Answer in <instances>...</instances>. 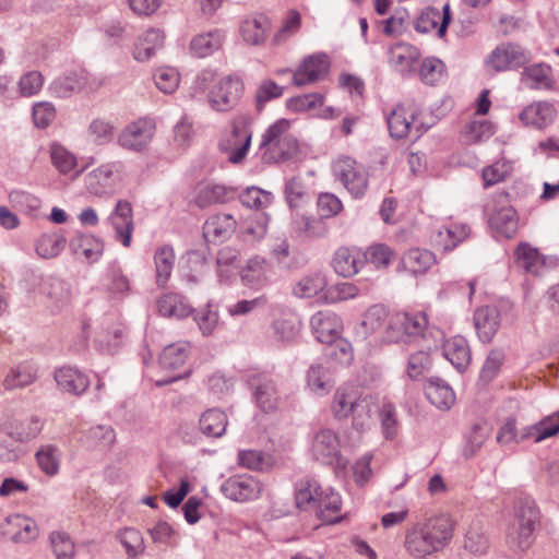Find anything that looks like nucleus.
Instances as JSON below:
<instances>
[{"mask_svg": "<svg viewBox=\"0 0 559 559\" xmlns=\"http://www.w3.org/2000/svg\"><path fill=\"white\" fill-rule=\"evenodd\" d=\"M70 249L75 255L94 263L103 255L104 242L91 234H78L71 238Z\"/></svg>", "mask_w": 559, "mask_h": 559, "instance_id": "cd10ccee", "label": "nucleus"}, {"mask_svg": "<svg viewBox=\"0 0 559 559\" xmlns=\"http://www.w3.org/2000/svg\"><path fill=\"white\" fill-rule=\"evenodd\" d=\"M261 483L251 475H234L221 485V492L229 500L247 502L258 499L261 495Z\"/></svg>", "mask_w": 559, "mask_h": 559, "instance_id": "1a4fd4ad", "label": "nucleus"}, {"mask_svg": "<svg viewBox=\"0 0 559 559\" xmlns=\"http://www.w3.org/2000/svg\"><path fill=\"white\" fill-rule=\"evenodd\" d=\"M236 228V221L229 214H219L206 219L203 236L207 241L221 242L228 239Z\"/></svg>", "mask_w": 559, "mask_h": 559, "instance_id": "c756f323", "label": "nucleus"}, {"mask_svg": "<svg viewBox=\"0 0 559 559\" xmlns=\"http://www.w3.org/2000/svg\"><path fill=\"white\" fill-rule=\"evenodd\" d=\"M365 264L364 253L356 248L341 247L332 259V267L343 277L356 275Z\"/></svg>", "mask_w": 559, "mask_h": 559, "instance_id": "5701e85b", "label": "nucleus"}, {"mask_svg": "<svg viewBox=\"0 0 559 559\" xmlns=\"http://www.w3.org/2000/svg\"><path fill=\"white\" fill-rule=\"evenodd\" d=\"M335 177L356 199L365 195L368 188V176L362 166L350 157H341L333 165Z\"/></svg>", "mask_w": 559, "mask_h": 559, "instance_id": "0eeeda50", "label": "nucleus"}, {"mask_svg": "<svg viewBox=\"0 0 559 559\" xmlns=\"http://www.w3.org/2000/svg\"><path fill=\"white\" fill-rule=\"evenodd\" d=\"M175 251L169 245H164L156 249L154 253L155 264V282L158 287H165L169 281L174 265H175Z\"/></svg>", "mask_w": 559, "mask_h": 559, "instance_id": "e433bc0d", "label": "nucleus"}, {"mask_svg": "<svg viewBox=\"0 0 559 559\" xmlns=\"http://www.w3.org/2000/svg\"><path fill=\"white\" fill-rule=\"evenodd\" d=\"M310 325L316 338L322 344H331L337 337L342 329L340 317L329 310L318 311L310 319Z\"/></svg>", "mask_w": 559, "mask_h": 559, "instance_id": "dca6fc26", "label": "nucleus"}, {"mask_svg": "<svg viewBox=\"0 0 559 559\" xmlns=\"http://www.w3.org/2000/svg\"><path fill=\"white\" fill-rule=\"evenodd\" d=\"M311 454L322 464H338L341 459L338 436L331 429L318 431L312 439Z\"/></svg>", "mask_w": 559, "mask_h": 559, "instance_id": "f8f14e48", "label": "nucleus"}, {"mask_svg": "<svg viewBox=\"0 0 559 559\" xmlns=\"http://www.w3.org/2000/svg\"><path fill=\"white\" fill-rule=\"evenodd\" d=\"M490 224L497 233L511 238L518 230L519 217L512 207H504L491 216Z\"/></svg>", "mask_w": 559, "mask_h": 559, "instance_id": "49530a36", "label": "nucleus"}, {"mask_svg": "<svg viewBox=\"0 0 559 559\" xmlns=\"http://www.w3.org/2000/svg\"><path fill=\"white\" fill-rule=\"evenodd\" d=\"M307 382L310 390L319 395L329 393L333 386L329 369L320 364L310 366Z\"/></svg>", "mask_w": 559, "mask_h": 559, "instance_id": "09e8293b", "label": "nucleus"}, {"mask_svg": "<svg viewBox=\"0 0 559 559\" xmlns=\"http://www.w3.org/2000/svg\"><path fill=\"white\" fill-rule=\"evenodd\" d=\"M532 53L516 43H501L488 56L487 63L496 72L523 68L532 60Z\"/></svg>", "mask_w": 559, "mask_h": 559, "instance_id": "39448f33", "label": "nucleus"}, {"mask_svg": "<svg viewBox=\"0 0 559 559\" xmlns=\"http://www.w3.org/2000/svg\"><path fill=\"white\" fill-rule=\"evenodd\" d=\"M503 361V350L498 348L491 349L480 370V379L485 382L491 381L498 374Z\"/></svg>", "mask_w": 559, "mask_h": 559, "instance_id": "0e129e2a", "label": "nucleus"}, {"mask_svg": "<svg viewBox=\"0 0 559 559\" xmlns=\"http://www.w3.org/2000/svg\"><path fill=\"white\" fill-rule=\"evenodd\" d=\"M454 523L447 514H438L414 523L405 532L404 549L414 559H426L443 550L451 542Z\"/></svg>", "mask_w": 559, "mask_h": 559, "instance_id": "f257e3e1", "label": "nucleus"}, {"mask_svg": "<svg viewBox=\"0 0 559 559\" xmlns=\"http://www.w3.org/2000/svg\"><path fill=\"white\" fill-rule=\"evenodd\" d=\"M55 380L58 388L69 394L79 396L90 386L86 374L78 368L64 366L55 371Z\"/></svg>", "mask_w": 559, "mask_h": 559, "instance_id": "393cba45", "label": "nucleus"}, {"mask_svg": "<svg viewBox=\"0 0 559 559\" xmlns=\"http://www.w3.org/2000/svg\"><path fill=\"white\" fill-rule=\"evenodd\" d=\"M419 114L414 100L396 105L386 117L390 135L394 139L406 138L415 129Z\"/></svg>", "mask_w": 559, "mask_h": 559, "instance_id": "9d476101", "label": "nucleus"}, {"mask_svg": "<svg viewBox=\"0 0 559 559\" xmlns=\"http://www.w3.org/2000/svg\"><path fill=\"white\" fill-rule=\"evenodd\" d=\"M474 326L483 343H490L500 328V311L495 306L479 307L474 312Z\"/></svg>", "mask_w": 559, "mask_h": 559, "instance_id": "6ab92c4d", "label": "nucleus"}, {"mask_svg": "<svg viewBox=\"0 0 559 559\" xmlns=\"http://www.w3.org/2000/svg\"><path fill=\"white\" fill-rule=\"evenodd\" d=\"M521 81L533 90H551L554 84L551 67L544 62L524 66Z\"/></svg>", "mask_w": 559, "mask_h": 559, "instance_id": "c9c22d12", "label": "nucleus"}, {"mask_svg": "<svg viewBox=\"0 0 559 559\" xmlns=\"http://www.w3.org/2000/svg\"><path fill=\"white\" fill-rule=\"evenodd\" d=\"M295 502L300 510H314L318 519L325 524H335L342 520L340 493L332 487H322L316 479L306 478L297 483Z\"/></svg>", "mask_w": 559, "mask_h": 559, "instance_id": "f03ea898", "label": "nucleus"}, {"mask_svg": "<svg viewBox=\"0 0 559 559\" xmlns=\"http://www.w3.org/2000/svg\"><path fill=\"white\" fill-rule=\"evenodd\" d=\"M242 205L249 209H263L272 202V194L257 187H249L239 195Z\"/></svg>", "mask_w": 559, "mask_h": 559, "instance_id": "3c124183", "label": "nucleus"}, {"mask_svg": "<svg viewBox=\"0 0 559 559\" xmlns=\"http://www.w3.org/2000/svg\"><path fill=\"white\" fill-rule=\"evenodd\" d=\"M283 92L284 87L277 85L274 81L263 80L255 92L258 109L261 110L267 102L281 97Z\"/></svg>", "mask_w": 559, "mask_h": 559, "instance_id": "338daca9", "label": "nucleus"}, {"mask_svg": "<svg viewBox=\"0 0 559 559\" xmlns=\"http://www.w3.org/2000/svg\"><path fill=\"white\" fill-rule=\"evenodd\" d=\"M120 162H112L100 165L91 171L85 179L86 189L94 195H103L112 187L114 175L122 170Z\"/></svg>", "mask_w": 559, "mask_h": 559, "instance_id": "412c9836", "label": "nucleus"}, {"mask_svg": "<svg viewBox=\"0 0 559 559\" xmlns=\"http://www.w3.org/2000/svg\"><path fill=\"white\" fill-rule=\"evenodd\" d=\"M488 435L485 431L483 424H475L467 437L466 444L463 449V455L465 459H471L480 450L484 445Z\"/></svg>", "mask_w": 559, "mask_h": 559, "instance_id": "e2e57ef3", "label": "nucleus"}, {"mask_svg": "<svg viewBox=\"0 0 559 559\" xmlns=\"http://www.w3.org/2000/svg\"><path fill=\"white\" fill-rule=\"evenodd\" d=\"M258 406L264 412L276 408L278 395L274 381L264 374H253L248 380Z\"/></svg>", "mask_w": 559, "mask_h": 559, "instance_id": "aec40b11", "label": "nucleus"}, {"mask_svg": "<svg viewBox=\"0 0 559 559\" xmlns=\"http://www.w3.org/2000/svg\"><path fill=\"white\" fill-rule=\"evenodd\" d=\"M39 468L48 476H55L59 472L60 451L56 445H41L36 452Z\"/></svg>", "mask_w": 559, "mask_h": 559, "instance_id": "de8ad7c7", "label": "nucleus"}, {"mask_svg": "<svg viewBox=\"0 0 559 559\" xmlns=\"http://www.w3.org/2000/svg\"><path fill=\"white\" fill-rule=\"evenodd\" d=\"M432 361L428 350H417L408 358L407 374L411 379H418L428 372L431 368Z\"/></svg>", "mask_w": 559, "mask_h": 559, "instance_id": "5fc2aeb1", "label": "nucleus"}, {"mask_svg": "<svg viewBox=\"0 0 559 559\" xmlns=\"http://www.w3.org/2000/svg\"><path fill=\"white\" fill-rule=\"evenodd\" d=\"M323 286L324 282L320 275H308L295 284L293 293L299 298H311L316 296Z\"/></svg>", "mask_w": 559, "mask_h": 559, "instance_id": "6e6d98bb", "label": "nucleus"}, {"mask_svg": "<svg viewBox=\"0 0 559 559\" xmlns=\"http://www.w3.org/2000/svg\"><path fill=\"white\" fill-rule=\"evenodd\" d=\"M189 344L178 342L166 346L159 355V365L164 370H178L188 358Z\"/></svg>", "mask_w": 559, "mask_h": 559, "instance_id": "37998d69", "label": "nucleus"}, {"mask_svg": "<svg viewBox=\"0 0 559 559\" xmlns=\"http://www.w3.org/2000/svg\"><path fill=\"white\" fill-rule=\"evenodd\" d=\"M428 318L425 312H396L390 316L380 342L382 344H418L426 337Z\"/></svg>", "mask_w": 559, "mask_h": 559, "instance_id": "7ed1b4c3", "label": "nucleus"}, {"mask_svg": "<svg viewBox=\"0 0 559 559\" xmlns=\"http://www.w3.org/2000/svg\"><path fill=\"white\" fill-rule=\"evenodd\" d=\"M272 331L276 341L290 343L300 331V322L294 314L280 317L273 321Z\"/></svg>", "mask_w": 559, "mask_h": 559, "instance_id": "a18cd8bd", "label": "nucleus"}, {"mask_svg": "<svg viewBox=\"0 0 559 559\" xmlns=\"http://www.w3.org/2000/svg\"><path fill=\"white\" fill-rule=\"evenodd\" d=\"M471 228L466 224L451 223L438 231L436 241L443 250L454 249L460 242L467 238Z\"/></svg>", "mask_w": 559, "mask_h": 559, "instance_id": "a19ab883", "label": "nucleus"}, {"mask_svg": "<svg viewBox=\"0 0 559 559\" xmlns=\"http://www.w3.org/2000/svg\"><path fill=\"white\" fill-rule=\"evenodd\" d=\"M237 197L236 189L217 183H210L201 188L197 194L195 203L199 207L213 204L227 203Z\"/></svg>", "mask_w": 559, "mask_h": 559, "instance_id": "473e14b6", "label": "nucleus"}, {"mask_svg": "<svg viewBox=\"0 0 559 559\" xmlns=\"http://www.w3.org/2000/svg\"><path fill=\"white\" fill-rule=\"evenodd\" d=\"M158 313L163 317L183 319L193 312L187 298L177 293H168L157 300Z\"/></svg>", "mask_w": 559, "mask_h": 559, "instance_id": "f704fd0d", "label": "nucleus"}, {"mask_svg": "<svg viewBox=\"0 0 559 559\" xmlns=\"http://www.w3.org/2000/svg\"><path fill=\"white\" fill-rule=\"evenodd\" d=\"M271 20L263 13H251L241 21L239 33L242 40L250 46H262L270 34Z\"/></svg>", "mask_w": 559, "mask_h": 559, "instance_id": "ddd939ff", "label": "nucleus"}, {"mask_svg": "<svg viewBox=\"0 0 559 559\" xmlns=\"http://www.w3.org/2000/svg\"><path fill=\"white\" fill-rule=\"evenodd\" d=\"M556 116L557 110L551 103L538 100L524 107L519 115V119L526 127L542 130L550 126Z\"/></svg>", "mask_w": 559, "mask_h": 559, "instance_id": "f3484780", "label": "nucleus"}, {"mask_svg": "<svg viewBox=\"0 0 559 559\" xmlns=\"http://www.w3.org/2000/svg\"><path fill=\"white\" fill-rule=\"evenodd\" d=\"M66 243L61 231L45 233L36 241V252L40 258L51 259L60 254Z\"/></svg>", "mask_w": 559, "mask_h": 559, "instance_id": "c03bdc74", "label": "nucleus"}, {"mask_svg": "<svg viewBox=\"0 0 559 559\" xmlns=\"http://www.w3.org/2000/svg\"><path fill=\"white\" fill-rule=\"evenodd\" d=\"M364 259L365 262L369 261L377 267H386L394 259V252L389 246L378 243L368 248L367 252L364 253Z\"/></svg>", "mask_w": 559, "mask_h": 559, "instance_id": "bf43d9fd", "label": "nucleus"}, {"mask_svg": "<svg viewBox=\"0 0 559 559\" xmlns=\"http://www.w3.org/2000/svg\"><path fill=\"white\" fill-rule=\"evenodd\" d=\"M225 32L218 28L195 35L190 41V50L198 58L213 55L223 47Z\"/></svg>", "mask_w": 559, "mask_h": 559, "instance_id": "bb28decb", "label": "nucleus"}, {"mask_svg": "<svg viewBox=\"0 0 559 559\" xmlns=\"http://www.w3.org/2000/svg\"><path fill=\"white\" fill-rule=\"evenodd\" d=\"M270 265L263 257L255 255L247 261L240 276L245 285L259 289L269 282Z\"/></svg>", "mask_w": 559, "mask_h": 559, "instance_id": "7c9ffc66", "label": "nucleus"}, {"mask_svg": "<svg viewBox=\"0 0 559 559\" xmlns=\"http://www.w3.org/2000/svg\"><path fill=\"white\" fill-rule=\"evenodd\" d=\"M85 85V78L75 72L71 71L62 76L55 79L48 90L49 93L58 98H67L72 94L80 92Z\"/></svg>", "mask_w": 559, "mask_h": 559, "instance_id": "4c0bfd02", "label": "nucleus"}, {"mask_svg": "<svg viewBox=\"0 0 559 559\" xmlns=\"http://www.w3.org/2000/svg\"><path fill=\"white\" fill-rule=\"evenodd\" d=\"M155 132V126L148 120H138L128 124L119 134L118 143L121 147L141 152L146 148L152 141Z\"/></svg>", "mask_w": 559, "mask_h": 559, "instance_id": "9b49d317", "label": "nucleus"}, {"mask_svg": "<svg viewBox=\"0 0 559 559\" xmlns=\"http://www.w3.org/2000/svg\"><path fill=\"white\" fill-rule=\"evenodd\" d=\"M516 521L519 526H526L536 528L539 524V510L535 501L531 499H523L520 501Z\"/></svg>", "mask_w": 559, "mask_h": 559, "instance_id": "864d4df0", "label": "nucleus"}, {"mask_svg": "<svg viewBox=\"0 0 559 559\" xmlns=\"http://www.w3.org/2000/svg\"><path fill=\"white\" fill-rule=\"evenodd\" d=\"M260 147L275 163L286 162L298 152V141L290 133V122L278 119L271 124L262 135Z\"/></svg>", "mask_w": 559, "mask_h": 559, "instance_id": "20e7f679", "label": "nucleus"}, {"mask_svg": "<svg viewBox=\"0 0 559 559\" xmlns=\"http://www.w3.org/2000/svg\"><path fill=\"white\" fill-rule=\"evenodd\" d=\"M238 463L252 471H265L271 466V459L257 450H243L238 453Z\"/></svg>", "mask_w": 559, "mask_h": 559, "instance_id": "603ef678", "label": "nucleus"}, {"mask_svg": "<svg viewBox=\"0 0 559 559\" xmlns=\"http://www.w3.org/2000/svg\"><path fill=\"white\" fill-rule=\"evenodd\" d=\"M559 432V421L555 417H547L540 421L524 427L519 430L520 442L524 440H533L540 442L547 438L554 437Z\"/></svg>", "mask_w": 559, "mask_h": 559, "instance_id": "58836bf2", "label": "nucleus"}, {"mask_svg": "<svg viewBox=\"0 0 559 559\" xmlns=\"http://www.w3.org/2000/svg\"><path fill=\"white\" fill-rule=\"evenodd\" d=\"M227 416L218 408L205 411L199 420V427L203 435L210 438L222 437L227 428Z\"/></svg>", "mask_w": 559, "mask_h": 559, "instance_id": "ea45409f", "label": "nucleus"}, {"mask_svg": "<svg viewBox=\"0 0 559 559\" xmlns=\"http://www.w3.org/2000/svg\"><path fill=\"white\" fill-rule=\"evenodd\" d=\"M3 535L14 543H29L38 536V527L34 520L13 514L7 518Z\"/></svg>", "mask_w": 559, "mask_h": 559, "instance_id": "4be33fe9", "label": "nucleus"}, {"mask_svg": "<svg viewBox=\"0 0 559 559\" xmlns=\"http://www.w3.org/2000/svg\"><path fill=\"white\" fill-rule=\"evenodd\" d=\"M389 313L382 305H373L364 313L362 319L356 328V336L361 341L368 340L383 325L386 326Z\"/></svg>", "mask_w": 559, "mask_h": 559, "instance_id": "a878e982", "label": "nucleus"}, {"mask_svg": "<svg viewBox=\"0 0 559 559\" xmlns=\"http://www.w3.org/2000/svg\"><path fill=\"white\" fill-rule=\"evenodd\" d=\"M154 80L157 88L165 93L170 94L175 92L179 84V74L173 68L158 69L154 74Z\"/></svg>", "mask_w": 559, "mask_h": 559, "instance_id": "774afa93", "label": "nucleus"}, {"mask_svg": "<svg viewBox=\"0 0 559 559\" xmlns=\"http://www.w3.org/2000/svg\"><path fill=\"white\" fill-rule=\"evenodd\" d=\"M444 71V63L437 58H426L419 68L420 80L428 85L436 84Z\"/></svg>", "mask_w": 559, "mask_h": 559, "instance_id": "13d9d810", "label": "nucleus"}, {"mask_svg": "<svg viewBox=\"0 0 559 559\" xmlns=\"http://www.w3.org/2000/svg\"><path fill=\"white\" fill-rule=\"evenodd\" d=\"M300 24V14L295 10L290 11L289 15L283 21L280 29L274 34L272 44L277 46L286 41L292 35L298 32Z\"/></svg>", "mask_w": 559, "mask_h": 559, "instance_id": "680f3d73", "label": "nucleus"}, {"mask_svg": "<svg viewBox=\"0 0 559 559\" xmlns=\"http://www.w3.org/2000/svg\"><path fill=\"white\" fill-rule=\"evenodd\" d=\"M512 166L504 160L496 162L483 169L484 187L488 188L503 181L511 173Z\"/></svg>", "mask_w": 559, "mask_h": 559, "instance_id": "4d7b16f0", "label": "nucleus"}, {"mask_svg": "<svg viewBox=\"0 0 559 559\" xmlns=\"http://www.w3.org/2000/svg\"><path fill=\"white\" fill-rule=\"evenodd\" d=\"M243 92L242 81L237 76H226L219 80L211 90L209 100L213 109L227 111L234 108Z\"/></svg>", "mask_w": 559, "mask_h": 559, "instance_id": "6e6552de", "label": "nucleus"}, {"mask_svg": "<svg viewBox=\"0 0 559 559\" xmlns=\"http://www.w3.org/2000/svg\"><path fill=\"white\" fill-rule=\"evenodd\" d=\"M109 219L116 231L117 240L124 247H130L134 228L131 203L127 200H119Z\"/></svg>", "mask_w": 559, "mask_h": 559, "instance_id": "a211bd4d", "label": "nucleus"}, {"mask_svg": "<svg viewBox=\"0 0 559 559\" xmlns=\"http://www.w3.org/2000/svg\"><path fill=\"white\" fill-rule=\"evenodd\" d=\"M119 539L129 559H135L144 552L145 545L139 531L124 528L119 533Z\"/></svg>", "mask_w": 559, "mask_h": 559, "instance_id": "8fccbe9b", "label": "nucleus"}, {"mask_svg": "<svg viewBox=\"0 0 559 559\" xmlns=\"http://www.w3.org/2000/svg\"><path fill=\"white\" fill-rule=\"evenodd\" d=\"M435 263V255L429 250L411 249L402 258L403 267L412 274H423Z\"/></svg>", "mask_w": 559, "mask_h": 559, "instance_id": "79ce46f5", "label": "nucleus"}, {"mask_svg": "<svg viewBox=\"0 0 559 559\" xmlns=\"http://www.w3.org/2000/svg\"><path fill=\"white\" fill-rule=\"evenodd\" d=\"M442 348L444 357L459 372L466 370L472 359L466 338L460 335L454 336L445 341Z\"/></svg>", "mask_w": 559, "mask_h": 559, "instance_id": "c85d7f7f", "label": "nucleus"}, {"mask_svg": "<svg viewBox=\"0 0 559 559\" xmlns=\"http://www.w3.org/2000/svg\"><path fill=\"white\" fill-rule=\"evenodd\" d=\"M425 395L439 409H450L455 402L452 388L439 378L429 379L425 385Z\"/></svg>", "mask_w": 559, "mask_h": 559, "instance_id": "72a5a7b5", "label": "nucleus"}, {"mask_svg": "<svg viewBox=\"0 0 559 559\" xmlns=\"http://www.w3.org/2000/svg\"><path fill=\"white\" fill-rule=\"evenodd\" d=\"M452 20L450 4L445 3L442 11L436 8H426L417 17L414 27L417 32L426 34L436 31L439 38L444 37Z\"/></svg>", "mask_w": 559, "mask_h": 559, "instance_id": "4468645a", "label": "nucleus"}, {"mask_svg": "<svg viewBox=\"0 0 559 559\" xmlns=\"http://www.w3.org/2000/svg\"><path fill=\"white\" fill-rule=\"evenodd\" d=\"M516 264L525 272L534 275L543 274L547 266V258L542 255L536 248L528 243H520L514 251Z\"/></svg>", "mask_w": 559, "mask_h": 559, "instance_id": "2f4dec72", "label": "nucleus"}, {"mask_svg": "<svg viewBox=\"0 0 559 559\" xmlns=\"http://www.w3.org/2000/svg\"><path fill=\"white\" fill-rule=\"evenodd\" d=\"M38 379V366L29 360L22 361L9 369L2 385L5 390L12 391L32 385Z\"/></svg>", "mask_w": 559, "mask_h": 559, "instance_id": "b1692460", "label": "nucleus"}, {"mask_svg": "<svg viewBox=\"0 0 559 559\" xmlns=\"http://www.w3.org/2000/svg\"><path fill=\"white\" fill-rule=\"evenodd\" d=\"M356 400L355 392H346L338 389L334 394L332 411L337 419L346 418L350 415V408Z\"/></svg>", "mask_w": 559, "mask_h": 559, "instance_id": "69168bd1", "label": "nucleus"}, {"mask_svg": "<svg viewBox=\"0 0 559 559\" xmlns=\"http://www.w3.org/2000/svg\"><path fill=\"white\" fill-rule=\"evenodd\" d=\"M252 131L243 120H235L231 130L219 142L222 152L228 154V160L233 164L241 163L251 145Z\"/></svg>", "mask_w": 559, "mask_h": 559, "instance_id": "423d86ee", "label": "nucleus"}, {"mask_svg": "<svg viewBox=\"0 0 559 559\" xmlns=\"http://www.w3.org/2000/svg\"><path fill=\"white\" fill-rule=\"evenodd\" d=\"M52 551L57 559H73L74 544L66 533L52 532L50 534Z\"/></svg>", "mask_w": 559, "mask_h": 559, "instance_id": "052dcab7", "label": "nucleus"}, {"mask_svg": "<svg viewBox=\"0 0 559 559\" xmlns=\"http://www.w3.org/2000/svg\"><path fill=\"white\" fill-rule=\"evenodd\" d=\"M329 70L326 55H314L304 59L300 66L293 72V84L304 86L322 79Z\"/></svg>", "mask_w": 559, "mask_h": 559, "instance_id": "2eb2a0df", "label": "nucleus"}]
</instances>
